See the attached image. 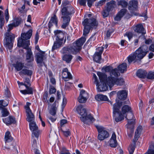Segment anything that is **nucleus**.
<instances>
[{
    "label": "nucleus",
    "instance_id": "1",
    "mask_svg": "<svg viewBox=\"0 0 154 154\" xmlns=\"http://www.w3.org/2000/svg\"><path fill=\"white\" fill-rule=\"evenodd\" d=\"M122 104H124V102H120L116 103L113 105V116L116 122H119L124 119V117H126V114L131 110L130 107L127 105H125L122 108V112L119 111L120 106Z\"/></svg>",
    "mask_w": 154,
    "mask_h": 154
},
{
    "label": "nucleus",
    "instance_id": "2",
    "mask_svg": "<svg viewBox=\"0 0 154 154\" xmlns=\"http://www.w3.org/2000/svg\"><path fill=\"white\" fill-rule=\"evenodd\" d=\"M30 105V103L27 102L25 106L27 113L26 120L30 122L29 128L32 132V136L33 137L34 135L36 137L38 138L40 133L39 130L35 122L34 121L35 117L29 107Z\"/></svg>",
    "mask_w": 154,
    "mask_h": 154
},
{
    "label": "nucleus",
    "instance_id": "3",
    "mask_svg": "<svg viewBox=\"0 0 154 154\" xmlns=\"http://www.w3.org/2000/svg\"><path fill=\"white\" fill-rule=\"evenodd\" d=\"M148 51V47L146 45H142L128 56V58L129 63H130L134 60L135 62L137 60H141Z\"/></svg>",
    "mask_w": 154,
    "mask_h": 154
},
{
    "label": "nucleus",
    "instance_id": "4",
    "mask_svg": "<svg viewBox=\"0 0 154 154\" xmlns=\"http://www.w3.org/2000/svg\"><path fill=\"white\" fill-rule=\"evenodd\" d=\"M97 74L100 81V84H99L97 77L95 74H93V77L98 91L100 92L106 91L108 89V87L106 85H108L107 83V75L100 72H98Z\"/></svg>",
    "mask_w": 154,
    "mask_h": 154
},
{
    "label": "nucleus",
    "instance_id": "5",
    "mask_svg": "<svg viewBox=\"0 0 154 154\" xmlns=\"http://www.w3.org/2000/svg\"><path fill=\"white\" fill-rule=\"evenodd\" d=\"M119 75L120 73L117 68L114 69L110 73V76L107 79V83L110 87H112L114 84L121 85L124 84V81L123 79L116 78Z\"/></svg>",
    "mask_w": 154,
    "mask_h": 154
},
{
    "label": "nucleus",
    "instance_id": "6",
    "mask_svg": "<svg viewBox=\"0 0 154 154\" xmlns=\"http://www.w3.org/2000/svg\"><path fill=\"white\" fill-rule=\"evenodd\" d=\"M76 111L81 116L80 119L84 123L89 124L95 121L93 117L91 114H87L86 110L82 105L80 104L75 108Z\"/></svg>",
    "mask_w": 154,
    "mask_h": 154
},
{
    "label": "nucleus",
    "instance_id": "7",
    "mask_svg": "<svg viewBox=\"0 0 154 154\" xmlns=\"http://www.w3.org/2000/svg\"><path fill=\"white\" fill-rule=\"evenodd\" d=\"M8 29H7V32L5 35V39H4V46L11 51V50L13 48L15 36L10 31L14 26V24L12 23L8 25Z\"/></svg>",
    "mask_w": 154,
    "mask_h": 154
},
{
    "label": "nucleus",
    "instance_id": "8",
    "mask_svg": "<svg viewBox=\"0 0 154 154\" xmlns=\"http://www.w3.org/2000/svg\"><path fill=\"white\" fill-rule=\"evenodd\" d=\"M86 40L85 37H82L77 40L75 43L73 44L71 47H64L63 49V53H67V51L72 53L73 54H76L79 52L82 48L83 45Z\"/></svg>",
    "mask_w": 154,
    "mask_h": 154
},
{
    "label": "nucleus",
    "instance_id": "9",
    "mask_svg": "<svg viewBox=\"0 0 154 154\" xmlns=\"http://www.w3.org/2000/svg\"><path fill=\"white\" fill-rule=\"evenodd\" d=\"M82 24L84 27L83 35H86L89 33L91 28L97 26L98 23L94 18H86L84 20Z\"/></svg>",
    "mask_w": 154,
    "mask_h": 154
},
{
    "label": "nucleus",
    "instance_id": "10",
    "mask_svg": "<svg viewBox=\"0 0 154 154\" xmlns=\"http://www.w3.org/2000/svg\"><path fill=\"white\" fill-rule=\"evenodd\" d=\"M25 26L23 29V31H25L26 29H29V30L26 33H23L21 34V37L20 38H19L18 41V42L20 40L22 43V45H26V42L28 41L29 42V45H30L29 41L28 40L29 39L32 35V30L31 28L30 25H27L26 24L25 25Z\"/></svg>",
    "mask_w": 154,
    "mask_h": 154
},
{
    "label": "nucleus",
    "instance_id": "11",
    "mask_svg": "<svg viewBox=\"0 0 154 154\" xmlns=\"http://www.w3.org/2000/svg\"><path fill=\"white\" fill-rule=\"evenodd\" d=\"M20 41L19 40L17 45L19 47H22L24 49L27 50L26 59L27 62L29 63L32 62L34 60V57L31 49L29 47V42L28 41L26 42V45H23Z\"/></svg>",
    "mask_w": 154,
    "mask_h": 154
},
{
    "label": "nucleus",
    "instance_id": "12",
    "mask_svg": "<svg viewBox=\"0 0 154 154\" xmlns=\"http://www.w3.org/2000/svg\"><path fill=\"white\" fill-rule=\"evenodd\" d=\"M96 127L98 133V139L99 140H103L109 137L108 132L103 127L100 125H97Z\"/></svg>",
    "mask_w": 154,
    "mask_h": 154
},
{
    "label": "nucleus",
    "instance_id": "13",
    "mask_svg": "<svg viewBox=\"0 0 154 154\" xmlns=\"http://www.w3.org/2000/svg\"><path fill=\"white\" fill-rule=\"evenodd\" d=\"M88 97V93L85 90H82L80 93V95L78 98V101L80 103H85Z\"/></svg>",
    "mask_w": 154,
    "mask_h": 154
},
{
    "label": "nucleus",
    "instance_id": "14",
    "mask_svg": "<svg viewBox=\"0 0 154 154\" xmlns=\"http://www.w3.org/2000/svg\"><path fill=\"white\" fill-rule=\"evenodd\" d=\"M62 15L70 16L74 13V8L71 6H67V7H64L61 10Z\"/></svg>",
    "mask_w": 154,
    "mask_h": 154
},
{
    "label": "nucleus",
    "instance_id": "15",
    "mask_svg": "<svg viewBox=\"0 0 154 154\" xmlns=\"http://www.w3.org/2000/svg\"><path fill=\"white\" fill-rule=\"evenodd\" d=\"M61 18L63 19L61 27L63 29H65L69 25L70 20V16L65 15H62Z\"/></svg>",
    "mask_w": 154,
    "mask_h": 154
},
{
    "label": "nucleus",
    "instance_id": "16",
    "mask_svg": "<svg viewBox=\"0 0 154 154\" xmlns=\"http://www.w3.org/2000/svg\"><path fill=\"white\" fill-rule=\"evenodd\" d=\"M62 75L64 80L66 81H68L72 78L71 74L68 72L67 68H65L63 69Z\"/></svg>",
    "mask_w": 154,
    "mask_h": 154
},
{
    "label": "nucleus",
    "instance_id": "17",
    "mask_svg": "<svg viewBox=\"0 0 154 154\" xmlns=\"http://www.w3.org/2000/svg\"><path fill=\"white\" fill-rule=\"evenodd\" d=\"M134 31L138 33H140L143 35L146 33V31L142 24H138L134 27Z\"/></svg>",
    "mask_w": 154,
    "mask_h": 154
},
{
    "label": "nucleus",
    "instance_id": "18",
    "mask_svg": "<svg viewBox=\"0 0 154 154\" xmlns=\"http://www.w3.org/2000/svg\"><path fill=\"white\" fill-rule=\"evenodd\" d=\"M138 2L136 0H132L129 2L128 4V9L132 12L137 8Z\"/></svg>",
    "mask_w": 154,
    "mask_h": 154
},
{
    "label": "nucleus",
    "instance_id": "19",
    "mask_svg": "<svg viewBox=\"0 0 154 154\" xmlns=\"http://www.w3.org/2000/svg\"><path fill=\"white\" fill-rule=\"evenodd\" d=\"M40 53H37L35 55L37 62L38 63H42L44 58H45L46 55L45 52L40 51Z\"/></svg>",
    "mask_w": 154,
    "mask_h": 154
},
{
    "label": "nucleus",
    "instance_id": "20",
    "mask_svg": "<svg viewBox=\"0 0 154 154\" xmlns=\"http://www.w3.org/2000/svg\"><path fill=\"white\" fill-rule=\"evenodd\" d=\"M116 138V135L114 132H113L109 142V145L111 147L115 148L117 146V142Z\"/></svg>",
    "mask_w": 154,
    "mask_h": 154
},
{
    "label": "nucleus",
    "instance_id": "21",
    "mask_svg": "<svg viewBox=\"0 0 154 154\" xmlns=\"http://www.w3.org/2000/svg\"><path fill=\"white\" fill-rule=\"evenodd\" d=\"M58 21L57 18L56 14H54L53 16L51 17L48 23V27L49 29L53 25H55L56 26H57Z\"/></svg>",
    "mask_w": 154,
    "mask_h": 154
},
{
    "label": "nucleus",
    "instance_id": "22",
    "mask_svg": "<svg viewBox=\"0 0 154 154\" xmlns=\"http://www.w3.org/2000/svg\"><path fill=\"white\" fill-rule=\"evenodd\" d=\"M55 35L56 36V38L57 41L62 42L63 40L64 35V33L60 30H56L54 31Z\"/></svg>",
    "mask_w": 154,
    "mask_h": 154
},
{
    "label": "nucleus",
    "instance_id": "23",
    "mask_svg": "<svg viewBox=\"0 0 154 154\" xmlns=\"http://www.w3.org/2000/svg\"><path fill=\"white\" fill-rule=\"evenodd\" d=\"M127 92L126 90H122L119 91L117 93L118 98L121 100H125L127 97Z\"/></svg>",
    "mask_w": 154,
    "mask_h": 154
},
{
    "label": "nucleus",
    "instance_id": "24",
    "mask_svg": "<svg viewBox=\"0 0 154 154\" xmlns=\"http://www.w3.org/2000/svg\"><path fill=\"white\" fill-rule=\"evenodd\" d=\"M3 121L7 125L11 124V123H15L16 122L15 118L11 116L4 119H3Z\"/></svg>",
    "mask_w": 154,
    "mask_h": 154
},
{
    "label": "nucleus",
    "instance_id": "25",
    "mask_svg": "<svg viewBox=\"0 0 154 154\" xmlns=\"http://www.w3.org/2000/svg\"><path fill=\"white\" fill-rule=\"evenodd\" d=\"M127 10L125 9H122L117 14L115 19L116 20L119 21L126 13Z\"/></svg>",
    "mask_w": 154,
    "mask_h": 154
},
{
    "label": "nucleus",
    "instance_id": "26",
    "mask_svg": "<svg viewBox=\"0 0 154 154\" xmlns=\"http://www.w3.org/2000/svg\"><path fill=\"white\" fill-rule=\"evenodd\" d=\"M134 121L132 120V121H128L127 124L126 125L127 128L128 129L129 131L131 133H133L134 132Z\"/></svg>",
    "mask_w": 154,
    "mask_h": 154
},
{
    "label": "nucleus",
    "instance_id": "27",
    "mask_svg": "<svg viewBox=\"0 0 154 154\" xmlns=\"http://www.w3.org/2000/svg\"><path fill=\"white\" fill-rule=\"evenodd\" d=\"M116 6V2L112 0L107 3L106 6L105 8L111 11Z\"/></svg>",
    "mask_w": 154,
    "mask_h": 154
},
{
    "label": "nucleus",
    "instance_id": "28",
    "mask_svg": "<svg viewBox=\"0 0 154 154\" xmlns=\"http://www.w3.org/2000/svg\"><path fill=\"white\" fill-rule=\"evenodd\" d=\"M147 72L145 70L139 69L137 72V75L139 78H144L146 76Z\"/></svg>",
    "mask_w": 154,
    "mask_h": 154
},
{
    "label": "nucleus",
    "instance_id": "29",
    "mask_svg": "<svg viewBox=\"0 0 154 154\" xmlns=\"http://www.w3.org/2000/svg\"><path fill=\"white\" fill-rule=\"evenodd\" d=\"M95 98L98 101H107L108 100L107 97L106 96L101 94H98L96 95Z\"/></svg>",
    "mask_w": 154,
    "mask_h": 154
},
{
    "label": "nucleus",
    "instance_id": "30",
    "mask_svg": "<svg viewBox=\"0 0 154 154\" xmlns=\"http://www.w3.org/2000/svg\"><path fill=\"white\" fill-rule=\"evenodd\" d=\"M127 65L126 63H123L118 66L119 71L121 73H123L127 70Z\"/></svg>",
    "mask_w": 154,
    "mask_h": 154
},
{
    "label": "nucleus",
    "instance_id": "31",
    "mask_svg": "<svg viewBox=\"0 0 154 154\" xmlns=\"http://www.w3.org/2000/svg\"><path fill=\"white\" fill-rule=\"evenodd\" d=\"M73 58V56L70 54H66L63 57V59L67 63H70Z\"/></svg>",
    "mask_w": 154,
    "mask_h": 154
},
{
    "label": "nucleus",
    "instance_id": "32",
    "mask_svg": "<svg viewBox=\"0 0 154 154\" xmlns=\"http://www.w3.org/2000/svg\"><path fill=\"white\" fill-rule=\"evenodd\" d=\"M26 89L20 91V92L23 94H32L33 93L32 89L31 88L26 85Z\"/></svg>",
    "mask_w": 154,
    "mask_h": 154
},
{
    "label": "nucleus",
    "instance_id": "33",
    "mask_svg": "<svg viewBox=\"0 0 154 154\" xmlns=\"http://www.w3.org/2000/svg\"><path fill=\"white\" fill-rule=\"evenodd\" d=\"M5 143L9 142L12 140L13 138L10 135V132H6L5 134Z\"/></svg>",
    "mask_w": 154,
    "mask_h": 154
},
{
    "label": "nucleus",
    "instance_id": "34",
    "mask_svg": "<svg viewBox=\"0 0 154 154\" xmlns=\"http://www.w3.org/2000/svg\"><path fill=\"white\" fill-rule=\"evenodd\" d=\"M62 43V42L60 41H57L56 40V41L54 42L52 47V51H53L54 50L59 48L61 45Z\"/></svg>",
    "mask_w": 154,
    "mask_h": 154
},
{
    "label": "nucleus",
    "instance_id": "35",
    "mask_svg": "<svg viewBox=\"0 0 154 154\" xmlns=\"http://www.w3.org/2000/svg\"><path fill=\"white\" fill-rule=\"evenodd\" d=\"M93 59L96 62L100 63L101 59V55L98 53L97 52H96L94 55Z\"/></svg>",
    "mask_w": 154,
    "mask_h": 154
},
{
    "label": "nucleus",
    "instance_id": "36",
    "mask_svg": "<svg viewBox=\"0 0 154 154\" xmlns=\"http://www.w3.org/2000/svg\"><path fill=\"white\" fill-rule=\"evenodd\" d=\"M142 130V127L141 126H139L137 129L134 136V138L135 140L139 137L140 135Z\"/></svg>",
    "mask_w": 154,
    "mask_h": 154
},
{
    "label": "nucleus",
    "instance_id": "37",
    "mask_svg": "<svg viewBox=\"0 0 154 154\" xmlns=\"http://www.w3.org/2000/svg\"><path fill=\"white\" fill-rule=\"evenodd\" d=\"M118 5H120L123 8L127 6L128 3L125 0H117Z\"/></svg>",
    "mask_w": 154,
    "mask_h": 154
},
{
    "label": "nucleus",
    "instance_id": "38",
    "mask_svg": "<svg viewBox=\"0 0 154 154\" xmlns=\"http://www.w3.org/2000/svg\"><path fill=\"white\" fill-rule=\"evenodd\" d=\"M126 117L124 116V117L126 118L128 121H131L132 120H134L135 121V119H133V114L131 112V111L127 113L126 114Z\"/></svg>",
    "mask_w": 154,
    "mask_h": 154
},
{
    "label": "nucleus",
    "instance_id": "39",
    "mask_svg": "<svg viewBox=\"0 0 154 154\" xmlns=\"http://www.w3.org/2000/svg\"><path fill=\"white\" fill-rule=\"evenodd\" d=\"M32 71L31 70H29L26 68L23 69L20 72V73H23L28 75H31L32 74Z\"/></svg>",
    "mask_w": 154,
    "mask_h": 154
},
{
    "label": "nucleus",
    "instance_id": "40",
    "mask_svg": "<svg viewBox=\"0 0 154 154\" xmlns=\"http://www.w3.org/2000/svg\"><path fill=\"white\" fill-rule=\"evenodd\" d=\"M17 71H20L22 69L24 66L23 64L21 63H17L14 65Z\"/></svg>",
    "mask_w": 154,
    "mask_h": 154
},
{
    "label": "nucleus",
    "instance_id": "41",
    "mask_svg": "<svg viewBox=\"0 0 154 154\" xmlns=\"http://www.w3.org/2000/svg\"><path fill=\"white\" fill-rule=\"evenodd\" d=\"M145 154H154V143H152L150 145L147 152Z\"/></svg>",
    "mask_w": 154,
    "mask_h": 154
},
{
    "label": "nucleus",
    "instance_id": "42",
    "mask_svg": "<svg viewBox=\"0 0 154 154\" xmlns=\"http://www.w3.org/2000/svg\"><path fill=\"white\" fill-rule=\"evenodd\" d=\"M135 143H134L130 145L128 148L129 154H133L135 148Z\"/></svg>",
    "mask_w": 154,
    "mask_h": 154
},
{
    "label": "nucleus",
    "instance_id": "43",
    "mask_svg": "<svg viewBox=\"0 0 154 154\" xmlns=\"http://www.w3.org/2000/svg\"><path fill=\"white\" fill-rule=\"evenodd\" d=\"M21 22V18H17L14 20L12 23L14 24V27H16L19 25Z\"/></svg>",
    "mask_w": 154,
    "mask_h": 154
},
{
    "label": "nucleus",
    "instance_id": "44",
    "mask_svg": "<svg viewBox=\"0 0 154 154\" xmlns=\"http://www.w3.org/2000/svg\"><path fill=\"white\" fill-rule=\"evenodd\" d=\"M8 103L7 101H5L3 100H0V108H5V107L7 106Z\"/></svg>",
    "mask_w": 154,
    "mask_h": 154
},
{
    "label": "nucleus",
    "instance_id": "45",
    "mask_svg": "<svg viewBox=\"0 0 154 154\" xmlns=\"http://www.w3.org/2000/svg\"><path fill=\"white\" fill-rule=\"evenodd\" d=\"M0 109L2 110L1 112L2 117H5L9 115V113L6 108H0Z\"/></svg>",
    "mask_w": 154,
    "mask_h": 154
},
{
    "label": "nucleus",
    "instance_id": "46",
    "mask_svg": "<svg viewBox=\"0 0 154 154\" xmlns=\"http://www.w3.org/2000/svg\"><path fill=\"white\" fill-rule=\"evenodd\" d=\"M57 108L56 106H52V108L50 111V113L51 115L54 116L56 114Z\"/></svg>",
    "mask_w": 154,
    "mask_h": 154
},
{
    "label": "nucleus",
    "instance_id": "47",
    "mask_svg": "<svg viewBox=\"0 0 154 154\" xmlns=\"http://www.w3.org/2000/svg\"><path fill=\"white\" fill-rule=\"evenodd\" d=\"M110 11H109L107 9L105 8V9L103 10L102 14L103 17H107Z\"/></svg>",
    "mask_w": 154,
    "mask_h": 154
},
{
    "label": "nucleus",
    "instance_id": "48",
    "mask_svg": "<svg viewBox=\"0 0 154 154\" xmlns=\"http://www.w3.org/2000/svg\"><path fill=\"white\" fill-rule=\"evenodd\" d=\"M147 78L150 79H154V72H149L147 75Z\"/></svg>",
    "mask_w": 154,
    "mask_h": 154
},
{
    "label": "nucleus",
    "instance_id": "49",
    "mask_svg": "<svg viewBox=\"0 0 154 154\" xmlns=\"http://www.w3.org/2000/svg\"><path fill=\"white\" fill-rule=\"evenodd\" d=\"M109 0H101L96 3V5L97 6H100L103 5L106 1Z\"/></svg>",
    "mask_w": 154,
    "mask_h": 154
},
{
    "label": "nucleus",
    "instance_id": "50",
    "mask_svg": "<svg viewBox=\"0 0 154 154\" xmlns=\"http://www.w3.org/2000/svg\"><path fill=\"white\" fill-rule=\"evenodd\" d=\"M103 69L106 72H110L113 70L114 69H112V67L109 66H107L106 67H104Z\"/></svg>",
    "mask_w": 154,
    "mask_h": 154
},
{
    "label": "nucleus",
    "instance_id": "51",
    "mask_svg": "<svg viewBox=\"0 0 154 154\" xmlns=\"http://www.w3.org/2000/svg\"><path fill=\"white\" fill-rule=\"evenodd\" d=\"M5 95L7 97H10L11 96L10 92L7 88L5 89Z\"/></svg>",
    "mask_w": 154,
    "mask_h": 154
},
{
    "label": "nucleus",
    "instance_id": "52",
    "mask_svg": "<svg viewBox=\"0 0 154 154\" xmlns=\"http://www.w3.org/2000/svg\"><path fill=\"white\" fill-rule=\"evenodd\" d=\"M56 91V89L52 86H50V87L49 93L50 94H52L54 93Z\"/></svg>",
    "mask_w": 154,
    "mask_h": 154
},
{
    "label": "nucleus",
    "instance_id": "53",
    "mask_svg": "<svg viewBox=\"0 0 154 154\" xmlns=\"http://www.w3.org/2000/svg\"><path fill=\"white\" fill-rule=\"evenodd\" d=\"M5 20L7 21H8V20L9 18V15L8 14V8H7L5 11Z\"/></svg>",
    "mask_w": 154,
    "mask_h": 154
},
{
    "label": "nucleus",
    "instance_id": "54",
    "mask_svg": "<svg viewBox=\"0 0 154 154\" xmlns=\"http://www.w3.org/2000/svg\"><path fill=\"white\" fill-rule=\"evenodd\" d=\"M78 2L82 5L86 6V0H78Z\"/></svg>",
    "mask_w": 154,
    "mask_h": 154
},
{
    "label": "nucleus",
    "instance_id": "55",
    "mask_svg": "<svg viewBox=\"0 0 154 154\" xmlns=\"http://www.w3.org/2000/svg\"><path fill=\"white\" fill-rule=\"evenodd\" d=\"M103 48L102 47H98L97 49V51L98 52V53L100 55H101L102 54Z\"/></svg>",
    "mask_w": 154,
    "mask_h": 154
},
{
    "label": "nucleus",
    "instance_id": "56",
    "mask_svg": "<svg viewBox=\"0 0 154 154\" xmlns=\"http://www.w3.org/2000/svg\"><path fill=\"white\" fill-rule=\"evenodd\" d=\"M62 5L63 7H67V6H70L69 5V2L67 1H64L63 2Z\"/></svg>",
    "mask_w": 154,
    "mask_h": 154
},
{
    "label": "nucleus",
    "instance_id": "57",
    "mask_svg": "<svg viewBox=\"0 0 154 154\" xmlns=\"http://www.w3.org/2000/svg\"><path fill=\"white\" fill-rule=\"evenodd\" d=\"M125 36L128 37L129 40L131 39L132 37V34L130 32L126 33L125 35Z\"/></svg>",
    "mask_w": 154,
    "mask_h": 154
},
{
    "label": "nucleus",
    "instance_id": "58",
    "mask_svg": "<svg viewBox=\"0 0 154 154\" xmlns=\"http://www.w3.org/2000/svg\"><path fill=\"white\" fill-rule=\"evenodd\" d=\"M96 0H87L88 6L90 7L92 5L93 3Z\"/></svg>",
    "mask_w": 154,
    "mask_h": 154
},
{
    "label": "nucleus",
    "instance_id": "59",
    "mask_svg": "<svg viewBox=\"0 0 154 154\" xmlns=\"http://www.w3.org/2000/svg\"><path fill=\"white\" fill-rule=\"evenodd\" d=\"M4 18L0 19V28H2L4 25Z\"/></svg>",
    "mask_w": 154,
    "mask_h": 154
},
{
    "label": "nucleus",
    "instance_id": "60",
    "mask_svg": "<svg viewBox=\"0 0 154 154\" xmlns=\"http://www.w3.org/2000/svg\"><path fill=\"white\" fill-rule=\"evenodd\" d=\"M39 35H38V32H37L35 36V43L37 44L38 41L39 39Z\"/></svg>",
    "mask_w": 154,
    "mask_h": 154
},
{
    "label": "nucleus",
    "instance_id": "61",
    "mask_svg": "<svg viewBox=\"0 0 154 154\" xmlns=\"http://www.w3.org/2000/svg\"><path fill=\"white\" fill-rule=\"evenodd\" d=\"M64 135L66 137H68L70 135V133L69 131H63Z\"/></svg>",
    "mask_w": 154,
    "mask_h": 154
},
{
    "label": "nucleus",
    "instance_id": "62",
    "mask_svg": "<svg viewBox=\"0 0 154 154\" xmlns=\"http://www.w3.org/2000/svg\"><path fill=\"white\" fill-rule=\"evenodd\" d=\"M67 123V121L66 119H62L61 120L60 125L61 126H63L65 124Z\"/></svg>",
    "mask_w": 154,
    "mask_h": 154
},
{
    "label": "nucleus",
    "instance_id": "63",
    "mask_svg": "<svg viewBox=\"0 0 154 154\" xmlns=\"http://www.w3.org/2000/svg\"><path fill=\"white\" fill-rule=\"evenodd\" d=\"M66 103V98H64L63 99V101L62 104V106L63 107H64Z\"/></svg>",
    "mask_w": 154,
    "mask_h": 154
},
{
    "label": "nucleus",
    "instance_id": "64",
    "mask_svg": "<svg viewBox=\"0 0 154 154\" xmlns=\"http://www.w3.org/2000/svg\"><path fill=\"white\" fill-rule=\"evenodd\" d=\"M149 50L150 51L154 52V44L151 45L149 48Z\"/></svg>",
    "mask_w": 154,
    "mask_h": 154
}]
</instances>
